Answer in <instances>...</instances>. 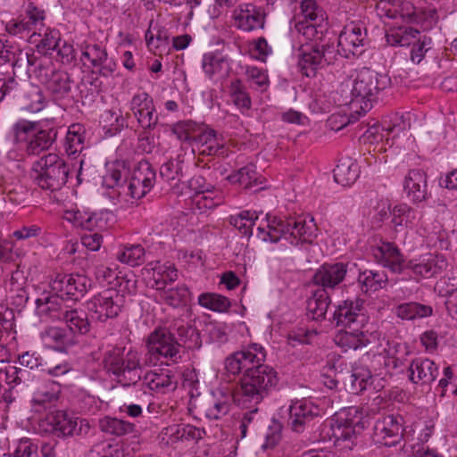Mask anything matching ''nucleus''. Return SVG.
I'll use <instances>...</instances> for the list:
<instances>
[{
    "label": "nucleus",
    "instance_id": "nucleus-28",
    "mask_svg": "<svg viewBox=\"0 0 457 457\" xmlns=\"http://www.w3.org/2000/svg\"><path fill=\"white\" fill-rule=\"evenodd\" d=\"M143 384L158 394L173 392L178 386L176 374L170 370L161 369L146 372Z\"/></svg>",
    "mask_w": 457,
    "mask_h": 457
},
{
    "label": "nucleus",
    "instance_id": "nucleus-49",
    "mask_svg": "<svg viewBox=\"0 0 457 457\" xmlns=\"http://www.w3.org/2000/svg\"><path fill=\"white\" fill-rule=\"evenodd\" d=\"M44 337L61 349L71 346L77 342L76 337L71 332L58 327L46 328L44 332Z\"/></svg>",
    "mask_w": 457,
    "mask_h": 457
},
{
    "label": "nucleus",
    "instance_id": "nucleus-7",
    "mask_svg": "<svg viewBox=\"0 0 457 457\" xmlns=\"http://www.w3.org/2000/svg\"><path fill=\"white\" fill-rule=\"evenodd\" d=\"M33 179L43 189L60 190L67 182L70 170L56 154L42 156L33 164Z\"/></svg>",
    "mask_w": 457,
    "mask_h": 457
},
{
    "label": "nucleus",
    "instance_id": "nucleus-21",
    "mask_svg": "<svg viewBox=\"0 0 457 457\" xmlns=\"http://www.w3.org/2000/svg\"><path fill=\"white\" fill-rule=\"evenodd\" d=\"M348 264L345 262L324 263L313 274L312 282L325 291L336 289L345 278Z\"/></svg>",
    "mask_w": 457,
    "mask_h": 457
},
{
    "label": "nucleus",
    "instance_id": "nucleus-47",
    "mask_svg": "<svg viewBox=\"0 0 457 457\" xmlns=\"http://www.w3.org/2000/svg\"><path fill=\"white\" fill-rule=\"evenodd\" d=\"M145 254V248L141 245L128 244L120 246L116 254V259L121 263L135 267L144 262Z\"/></svg>",
    "mask_w": 457,
    "mask_h": 457
},
{
    "label": "nucleus",
    "instance_id": "nucleus-61",
    "mask_svg": "<svg viewBox=\"0 0 457 457\" xmlns=\"http://www.w3.org/2000/svg\"><path fill=\"white\" fill-rule=\"evenodd\" d=\"M59 31L47 28L44 33L43 38L37 45L38 53L46 54L50 51L55 50L59 46Z\"/></svg>",
    "mask_w": 457,
    "mask_h": 457
},
{
    "label": "nucleus",
    "instance_id": "nucleus-50",
    "mask_svg": "<svg viewBox=\"0 0 457 457\" xmlns=\"http://www.w3.org/2000/svg\"><path fill=\"white\" fill-rule=\"evenodd\" d=\"M228 94L236 106L245 110L250 109L251 98L239 79L231 80L228 86Z\"/></svg>",
    "mask_w": 457,
    "mask_h": 457
},
{
    "label": "nucleus",
    "instance_id": "nucleus-12",
    "mask_svg": "<svg viewBox=\"0 0 457 457\" xmlns=\"http://www.w3.org/2000/svg\"><path fill=\"white\" fill-rule=\"evenodd\" d=\"M52 293L75 303L80 300L91 287V280L79 274H56L50 281Z\"/></svg>",
    "mask_w": 457,
    "mask_h": 457
},
{
    "label": "nucleus",
    "instance_id": "nucleus-58",
    "mask_svg": "<svg viewBox=\"0 0 457 457\" xmlns=\"http://www.w3.org/2000/svg\"><path fill=\"white\" fill-rule=\"evenodd\" d=\"M23 19L28 23L30 30H40L44 27L46 13L43 9L36 6L34 3H29Z\"/></svg>",
    "mask_w": 457,
    "mask_h": 457
},
{
    "label": "nucleus",
    "instance_id": "nucleus-10",
    "mask_svg": "<svg viewBox=\"0 0 457 457\" xmlns=\"http://www.w3.org/2000/svg\"><path fill=\"white\" fill-rule=\"evenodd\" d=\"M125 299L114 288H108L87 302V310L92 320L105 322L109 319L116 318L121 312Z\"/></svg>",
    "mask_w": 457,
    "mask_h": 457
},
{
    "label": "nucleus",
    "instance_id": "nucleus-27",
    "mask_svg": "<svg viewBox=\"0 0 457 457\" xmlns=\"http://www.w3.org/2000/svg\"><path fill=\"white\" fill-rule=\"evenodd\" d=\"M403 190L412 203H420L427 198V174L421 169H412L404 177Z\"/></svg>",
    "mask_w": 457,
    "mask_h": 457
},
{
    "label": "nucleus",
    "instance_id": "nucleus-63",
    "mask_svg": "<svg viewBox=\"0 0 457 457\" xmlns=\"http://www.w3.org/2000/svg\"><path fill=\"white\" fill-rule=\"evenodd\" d=\"M135 117L144 129H154L158 123V115L155 113L154 104L136 114Z\"/></svg>",
    "mask_w": 457,
    "mask_h": 457
},
{
    "label": "nucleus",
    "instance_id": "nucleus-18",
    "mask_svg": "<svg viewBox=\"0 0 457 457\" xmlns=\"http://www.w3.org/2000/svg\"><path fill=\"white\" fill-rule=\"evenodd\" d=\"M142 274L147 281V286L157 291L167 287L169 283L174 282L179 278L175 265L160 261L148 262L142 270Z\"/></svg>",
    "mask_w": 457,
    "mask_h": 457
},
{
    "label": "nucleus",
    "instance_id": "nucleus-30",
    "mask_svg": "<svg viewBox=\"0 0 457 457\" xmlns=\"http://www.w3.org/2000/svg\"><path fill=\"white\" fill-rule=\"evenodd\" d=\"M19 363L22 368L13 367L12 370L7 371L8 378H12V383L21 384L28 380L29 370H37L45 367L43 358L37 352H25L19 356Z\"/></svg>",
    "mask_w": 457,
    "mask_h": 457
},
{
    "label": "nucleus",
    "instance_id": "nucleus-1",
    "mask_svg": "<svg viewBox=\"0 0 457 457\" xmlns=\"http://www.w3.org/2000/svg\"><path fill=\"white\" fill-rule=\"evenodd\" d=\"M264 349L256 344L231 353L225 359V370L228 374L239 375L240 400L244 405L262 403L278 383L277 371L269 365H264Z\"/></svg>",
    "mask_w": 457,
    "mask_h": 457
},
{
    "label": "nucleus",
    "instance_id": "nucleus-59",
    "mask_svg": "<svg viewBox=\"0 0 457 457\" xmlns=\"http://www.w3.org/2000/svg\"><path fill=\"white\" fill-rule=\"evenodd\" d=\"M300 8L303 20H299L298 21L311 22L325 21L323 11L319 7L315 0H303Z\"/></svg>",
    "mask_w": 457,
    "mask_h": 457
},
{
    "label": "nucleus",
    "instance_id": "nucleus-34",
    "mask_svg": "<svg viewBox=\"0 0 457 457\" xmlns=\"http://www.w3.org/2000/svg\"><path fill=\"white\" fill-rule=\"evenodd\" d=\"M57 129L49 128L37 129L26 145L28 154L37 155L48 150L57 138Z\"/></svg>",
    "mask_w": 457,
    "mask_h": 457
},
{
    "label": "nucleus",
    "instance_id": "nucleus-46",
    "mask_svg": "<svg viewBox=\"0 0 457 457\" xmlns=\"http://www.w3.org/2000/svg\"><path fill=\"white\" fill-rule=\"evenodd\" d=\"M64 219L74 226L89 231L101 227L97 215L85 211L68 210L64 212Z\"/></svg>",
    "mask_w": 457,
    "mask_h": 457
},
{
    "label": "nucleus",
    "instance_id": "nucleus-3",
    "mask_svg": "<svg viewBox=\"0 0 457 457\" xmlns=\"http://www.w3.org/2000/svg\"><path fill=\"white\" fill-rule=\"evenodd\" d=\"M125 162H117L104 177L103 184L108 188H117L119 195L140 199L154 187L156 174L147 161L139 162L131 176Z\"/></svg>",
    "mask_w": 457,
    "mask_h": 457
},
{
    "label": "nucleus",
    "instance_id": "nucleus-48",
    "mask_svg": "<svg viewBox=\"0 0 457 457\" xmlns=\"http://www.w3.org/2000/svg\"><path fill=\"white\" fill-rule=\"evenodd\" d=\"M161 299L172 307L187 304L190 300V292L185 285L176 287H164L159 291Z\"/></svg>",
    "mask_w": 457,
    "mask_h": 457
},
{
    "label": "nucleus",
    "instance_id": "nucleus-60",
    "mask_svg": "<svg viewBox=\"0 0 457 457\" xmlns=\"http://www.w3.org/2000/svg\"><path fill=\"white\" fill-rule=\"evenodd\" d=\"M237 402H238V404L244 408V409H248L247 411H245L244 414H243V417H242V420H241V423H240V426H239V428H240V431H241V436L242 437H245L246 436V431H247V428L250 424H253V423H256L258 421V404L260 403H256L254 404H250L249 406L248 405H244L242 403H241V400H240V392H237Z\"/></svg>",
    "mask_w": 457,
    "mask_h": 457
},
{
    "label": "nucleus",
    "instance_id": "nucleus-45",
    "mask_svg": "<svg viewBox=\"0 0 457 457\" xmlns=\"http://www.w3.org/2000/svg\"><path fill=\"white\" fill-rule=\"evenodd\" d=\"M358 177V164L351 159L340 161L334 169L335 181L344 187L354 183Z\"/></svg>",
    "mask_w": 457,
    "mask_h": 457
},
{
    "label": "nucleus",
    "instance_id": "nucleus-56",
    "mask_svg": "<svg viewBox=\"0 0 457 457\" xmlns=\"http://www.w3.org/2000/svg\"><path fill=\"white\" fill-rule=\"evenodd\" d=\"M38 388L33 395L31 403L34 405L46 408L48 404H51L58 399L59 389L54 384H50Z\"/></svg>",
    "mask_w": 457,
    "mask_h": 457
},
{
    "label": "nucleus",
    "instance_id": "nucleus-64",
    "mask_svg": "<svg viewBox=\"0 0 457 457\" xmlns=\"http://www.w3.org/2000/svg\"><path fill=\"white\" fill-rule=\"evenodd\" d=\"M37 453V446L29 440H21L12 454L4 453L0 457H34Z\"/></svg>",
    "mask_w": 457,
    "mask_h": 457
},
{
    "label": "nucleus",
    "instance_id": "nucleus-29",
    "mask_svg": "<svg viewBox=\"0 0 457 457\" xmlns=\"http://www.w3.org/2000/svg\"><path fill=\"white\" fill-rule=\"evenodd\" d=\"M407 23H428L431 25L436 19V12L434 8H417L410 1L397 0V19Z\"/></svg>",
    "mask_w": 457,
    "mask_h": 457
},
{
    "label": "nucleus",
    "instance_id": "nucleus-55",
    "mask_svg": "<svg viewBox=\"0 0 457 457\" xmlns=\"http://www.w3.org/2000/svg\"><path fill=\"white\" fill-rule=\"evenodd\" d=\"M38 122L27 120H19L12 126V134L16 143H28L37 130Z\"/></svg>",
    "mask_w": 457,
    "mask_h": 457
},
{
    "label": "nucleus",
    "instance_id": "nucleus-54",
    "mask_svg": "<svg viewBox=\"0 0 457 457\" xmlns=\"http://www.w3.org/2000/svg\"><path fill=\"white\" fill-rule=\"evenodd\" d=\"M24 92L23 83L14 77L0 79V102L4 98L14 99Z\"/></svg>",
    "mask_w": 457,
    "mask_h": 457
},
{
    "label": "nucleus",
    "instance_id": "nucleus-22",
    "mask_svg": "<svg viewBox=\"0 0 457 457\" xmlns=\"http://www.w3.org/2000/svg\"><path fill=\"white\" fill-rule=\"evenodd\" d=\"M233 405V395L228 390L217 389L202 404V410L209 420H218L228 415Z\"/></svg>",
    "mask_w": 457,
    "mask_h": 457
},
{
    "label": "nucleus",
    "instance_id": "nucleus-23",
    "mask_svg": "<svg viewBox=\"0 0 457 457\" xmlns=\"http://www.w3.org/2000/svg\"><path fill=\"white\" fill-rule=\"evenodd\" d=\"M372 255L376 261L395 273H401L406 269L407 262L399 248L393 243L381 242L372 247Z\"/></svg>",
    "mask_w": 457,
    "mask_h": 457
},
{
    "label": "nucleus",
    "instance_id": "nucleus-19",
    "mask_svg": "<svg viewBox=\"0 0 457 457\" xmlns=\"http://www.w3.org/2000/svg\"><path fill=\"white\" fill-rule=\"evenodd\" d=\"M69 305V300L52 292H44L36 300V312L44 320L62 321Z\"/></svg>",
    "mask_w": 457,
    "mask_h": 457
},
{
    "label": "nucleus",
    "instance_id": "nucleus-16",
    "mask_svg": "<svg viewBox=\"0 0 457 457\" xmlns=\"http://www.w3.org/2000/svg\"><path fill=\"white\" fill-rule=\"evenodd\" d=\"M38 79L55 100L65 98L71 91L70 74L65 71L56 70L53 63L46 68H41Z\"/></svg>",
    "mask_w": 457,
    "mask_h": 457
},
{
    "label": "nucleus",
    "instance_id": "nucleus-14",
    "mask_svg": "<svg viewBox=\"0 0 457 457\" xmlns=\"http://www.w3.org/2000/svg\"><path fill=\"white\" fill-rule=\"evenodd\" d=\"M367 37V31L363 24L352 21L346 24L338 37L337 49L339 56L349 58L350 55H360Z\"/></svg>",
    "mask_w": 457,
    "mask_h": 457
},
{
    "label": "nucleus",
    "instance_id": "nucleus-17",
    "mask_svg": "<svg viewBox=\"0 0 457 457\" xmlns=\"http://www.w3.org/2000/svg\"><path fill=\"white\" fill-rule=\"evenodd\" d=\"M403 418L400 415H387L377 420L374 436L378 443L386 446H395L403 437Z\"/></svg>",
    "mask_w": 457,
    "mask_h": 457
},
{
    "label": "nucleus",
    "instance_id": "nucleus-6",
    "mask_svg": "<svg viewBox=\"0 0 457 457\" xmlns=\"http://www.w3.org/2000/svg\"><path fill=\"white\" fill-rule=\"evenodd\" d=\"M268 232L262 240L277 243L280 238H285L293 245L300 243H311L315 237L313 218L309 221L302 219L281 218L267 214Z\"/></svg>",
    "mask_w": 457,
    "mask_h": 457
},
{
    "label": "nucleus",
    "instance_id": "nucleus-57",
    "mask_svg": "<svg viewBox=\"0 0 457 457\" xmlns=\"http://www.w3.org/2000/svg\"><path fill=\"white\" fill-rule=\"evenodd\" d=\"M183 162L178 159L169 160L160 168V176L168 182L177 185L182 178Z\"/></svg>",
    "mask_w": 457,
    "mask_h": 457
},
{
    "label": "nucleus",
    "instance_id": "nucleus-32",
    "mask_svg": "<svg viewBox=\"0 0 457 457\" xmlns=\"http://www.w3.org/2000/svg\"><path fill=\"white\" fill-rule=\"evenodd\" d=\"M328 23L323 21H295L292 31L314 43L326 44Z\"/></svg>",
    "mask_w": 457,
    "mask_h": 457
},
{
    "label": "nucleus",
    "instance_id": "nucleus-15",
    "mask_svg": "<svg viewBox=\"0 0 457 457\" xmlns=\"http://www.w3.org/2000/svg\"><path fill=\"white\" fill-rule=\"evenodd\" d=\"M80 50L84 66L98 69L99 73L104 77L112 75L116 70V63L108 58L102 44L86 41L81 44Z\"/></svg>",
    "mask_w": 457,
    "mask_h": 457
},
{
    "label": "nucleus",
    "instance_id": "nucleus-41",
    "mask_svg": "<svg viewBox=\"0 0 457 457\" xmlns=\"http://www.w3.org/2000/svg\"><path fill=\"white\" fill-rule=\"evenodd\" d=\"M154 29L156 30L155 33L151 29L145 33V41L149 50L159 56L168 54L170 43L168 30L164 28H154Z\"/></svg>",
    "mask_w": 457,
    "mask_h": 457
},
{
    "label": "nucleus",
    "instance_id": "nucleus-26",
    "mask_svg": "<svg viewBox=\"0 0 457 457\" xmlns=\"http://www.w3.org/2000/svg\"><path fill=\"white\" fill-rule=\"evenodd\" d=\"M320 414V408L303 399L294 403L289 409V423L294 431L302 432L310 421Z\"/></svg>",
    "mask_w": 457,
    "mask_h": 457
},
{
    "label": "nucleus",
    "instance_id": "nucleus-4",
    "mask_svg": "<svg viewBox=\"0 0 457 457\" xmlns=\"http://www.w3.org/2000/svg\"><path fill=\"white\" fill-rule=\"evenodd\" d=\"M362 305L363 300L360 298L354 301L345 300L338 305L333 314L337 326L345 328L340 337V344L353 350L365 347L370 343L371 335L364 330L368 317L362 312Z\"/></svg>",
    "mask_w": 457,
    "mask_h": 457
},
{
    "label": "nucleus",
    "instance_id": "nucleus-37",
    "mask_svg": "<svg viewBox=\"0 0 457 457\" xmlns=\"http://www.w3.org/2000/svg\"><path fill=\"white\" fill-rule=\"evenodd\" d=\"M357 280L361 285V290L369 293L377 292L386 287L388 278L384 270H365L360 272Z\"/></svg>",
    "mask_w": 457,
    "mask_h": 457
},
{
    "label": "nucleus",
    "instance_id": "nucleus-20",
    "mask_svg": "<svg viewBox=\"0 0 457 457\" xmlns=\"http://www.w3.org/2000/svg\"><path fill=\"white\" fill-rule=\"evenodd\" d=\"M265 16L261 7L251 3L240 4L232 14L236 28L246 32L263 29Z\"/></svg>",
    "mask_w": 457,
    "mask_h": 457
},
{
    "label": "nucleus",
    "instance_id": "nucleus-44",
    "mask_svg": "<svg viewBox=\"0 0 457 457\" xmlns=\"http://www.w3.org/2000/svg\"><path fill=\"white\" fill-rule=\"evenodd\" d=\"M65 152L68 155L81 153L85 147V128L79 123L71 124L65 137Z\"/></svg>",
    "mask_w": 457,
    "mask_h": 457
},
{
    "label": "nucleus",
    "instance_id": "nucleus-31",
    "mask_svg": "<svg viewBox=\"0 0 457 457\" xmlns=\"http://www.w3.org/2000/svg\"><path fill=\"white\" fill-rule=\"evenodd\" d=\"M193 143L197 146L199 154L223 155L226 152L224 145L217 137L216 131L212 129L195 133Z\"/></svg>",
    "mask_w": 457,
    "mask_h": 457
},
{
    "label": "nucleus",
    "instance_id": "nucleus-42",
    "mask_svg": "<svg viewBox=\"0 0 457 457\" xmlns=\"http://www.w3.org/2000/svg\"><path fill=\"white\" fill-rule=\"evenodd\" d=\"M177 344L187 350H196L202 346V339L199 331L192 325L180 324L176 328Z\"/></svg>",
    "mask_w": 457,
    "mask_h": 457
},
{
    "label": "nucleus",
    "instance_id": "nucleus-9",
    "mask_svg": "<svg viewBox=\"0 0 457 457\" xmlns=\"http://www.w3.org/2000/svg\"><path fill=\"white\" fill-rule=\"evenodd\" d=\"M339 54L340 51L336 48L334 42L313 43L310 47L301 49L298 60L299 70L306 77H315L319 70L334 64Z\"/></svg>",
    "mask_w": 457,
    "mask_h": 457
},
{
    "label": "nucleus",
    "instance_id": "nucleus-8",
    "mask_svg": "<svg viewBox=\"0 0 457 457\" xmlns=\"http://www.w3.org/2000/svg\"><path fill=\"white\" fill-rule=\"evenodd\" d=\"M146 348L145 363L147 365H156L158 361L177 363L181 359L179 345L166 328H157L148 335Z\"/></svg>",
    "mask_w": 457,
    "mask_h": 457
},
{
    "label": "nucleus",
    "instance_id": "nucleus-43",
    "mask_svg": "<svg viewBox=\"0 0 457 457\" xmlns=\"http://www.w3.org/2000/svg\"><path fill=\"white\" fill-rule=\"evenodd\" d=\"M432 312L433 309L431 306L416 302L401 303L395 308V314L404 320L429 317L432 315Z\"/></svg>",
    "mask_w": 457,
    "mask_h": 457
},
{
    "label": "nucleus",
    "instance_id": "nucleus-11",
    "mask_svg": "<svg viewBox=\"0 0 457 457\" xmlns=\"http://www.w3.org/2000/svg\"><path fill=\"white\" fill-rule=\"evenodd\" d=\"M418 34L420 31L416 29L400 26L386 32V38L388 45L393 46H405L412 44L411 60L419 64L431 49L432 40L430 37L423 36L412 43V39L416 38Z\"/></svg>",
    "mask_w": 457,
    "mask_h": 457
},
{
    "label": "nucleus",
    "instance_id": "nucleus-24",
    "mask_svg": "<svg viewBox=\"0 0 457 457\" xmlns=\"http://www.w3.org/2000/svg\"><path fill=\"white\" fill-rule=\"evenodd\" d=\"M447 262L443 255L426 254L416 261H410L406 269L411 270L417 278H429L445 270Z\"/></svg>",
    "mask_w": 457,
    "mask_h": 457
},
{
    "label": "nucleus",
    "instance_id": "nucleus-38",
    "mask_svg": "<svg viewBox=\"0 0 457 457\" xmlns=\"http://www.w3.org/2000/svg\"><path fill=\"white\" fill-rule=\"evenodd\" d=\"M64 316L62 321L67 324L68 330L74 336L76 333L85 335L89 332L90 322L83 310L75 309L70 304Z\"/></svg>",
    "mask_w": 457,
    "mask_h": 457
},
{
    "label": "nucleus",
    "instance_id": "nucleus-2",
    "mask_svg": "<svg viewBox=\"0 0 457 457\" xmlns=\"http://www.w3.org/2000/svg\"><path fill=\"white\" fill-rule=\"evenodd\" d=\"M390 85V78L369 68H362L353 80L341 83L340 104L351 105L358 113H366L372 108L378 95Z\"/></svg>",
    "mask_w": 457,
    "mask_h": 457
},
{
    "label": "nucleus",
    "instance_id": "nucleus-39",
    "mask_svg": "<svg viewBox=\"0 0 457 457\" xmlns=\"http://www.w3.org/2000/svg\"><path fill=\"white\" fill-rule=\"evenodd\" d=\"M202 67L210 79L224 76L228 70L226 59L217 53H207L204 55Z\"/></svg>",
    "mask_w": 457,
    "mask_h": 457
},
{
    "label": "nucleus",
    "instance_id": "nucleus-33",
    "mask_svg": "<svg viewBox=\"0 0 457 457\" xmlns=\"http://www.w3.org/2000/svg\"><path fill=\"white\" fill-rule=\"evenodd\" d=\"M27 278L23 271L16 270L12 272L11 278L6 283L9 297L16 306H23L29 300L27 292Z\"/></svg>",
    "mask_w": 457,
    "mask_h": 457
},
{
    "label": "nucleus",
    "instance_id": "nucleus-35",
    "mask_svg": "<svg viewBox=\"0 0 457 457\" xmlns=\"http://www.w3.org/2000/svg\"><path fill=\"white\" fill-rule=\"evenodd\" d=\"M330 304V296L325 289H316L307 300V315L314 320H320L325 318Z\"/></svg>",
    "mask_w": 457,
    "mask_h": 457
},
{
    "label": "nucleus",
    "instance_id": "nucleus-51",
    "mask_svg": "<svg viewBox=\"0 0 457 457\" xmlns=\"http://www.w3.org/2000/svg\"><path fill=\"white\" fill-rule=\"evenodd\" d=\"M198 303L204 308L219 312L228 311L231 305L228 298L214 293L200 295L198 297Z\"/></svg>",
    "mask_w": 457,
    "mask_h": 457
},
{
    "label": "nucleus",
    "instance_id": "nucleus-25",
    "mask_svg": "<svg viewBox=\"0 0 457 457\" xmlns=\"http://www.w3.org/2000/svg\"><path fill=\"white\" fill-rule=\"evenodd\" d=\"M409 379L420 386H429L439 375V367L428 358H416L411 361L409 369Z\"/></svg>",
    "mask_w": 457,
    "mask_h": 457
},
{
    "label": "nucleus",
    "instance_id": "nucleus-40",
    "mask_svg": "<svg viewBox=\"0 0 457 457\" xmlns=\"http://www.w3.org/2000/svg\"><path fill=\"white\" fill-rule=\"evenodd\" d=\"M14 328V313L12 310L0 306V362L7 361L9 353L5 346L4 337H8Z\"/></svg>",
    "mask_w": 457,
    "mask_h": 457
},
{
    "label": "nucleus",
    "instance_id": "nucleus-36",
    "mask_svg": "<svg viewBox=\"0 0 457 457\" xmlns=\"http://www.w3.org/2000/svg\"><path fill=\"white\" fill-rule=\"evenodd\" d=\"M98 426L103 433L118 437L132 434L136 431L134 423L111 416H104L100 419Z\"/></svg>",
    "mask_w": 457,
    "mask_h": 457
},
{
    "label": "nucleus",
    "instance_id": "nucleus-53",
    "mask_svg": "<svg viewBox=\"0 0 457 457\" xmlns=\"http://www.w3.org/2000/svg\"><path fill=\"white\" fill-rule=\"evenodd\" d=\"M253 165H246L235 173L228 176L227 179L231 183H238L245 188H251L253 186L257 185V176Z\"/></svg>",
    "mask_w": 457,
    "mask_h": 457
},
{
    "label": "nucleus",
    "instance_id": "nucleus-52",
    "mask_svg": "<svg viewBox=\"0 0 457 457\" xmlns=\"http://www.w3.org/2000/svg\"><path fill=\"white\" fill-rule=\"evenodd\" d=\"M258 219L256 212L243 211L236 216L229 218V223L238 229L244 236H251L252 228Z\"/></svg>",
    "mask_w": 457,
    "mask_h": 457
},
{
    "label": "nucleus",
    "instance_id": "nucleus-62",
    "mask_svg": "<svg viewBox=\"0 0 457 457\" xmlns=\"http://www.w3.org/2000/svg\"><path fill=\"white\" fill-rule=\"evenodd\" d=\"M439 294L446 298L445 304L448 314L457 320V287L447 284L445 288L439 289Z\"/></svg>",
    "mask_w": 457,
    "mask_h": 457
},
{
    "label": "nucleus",
    "instance_id": "nucleus-5",
    "mask_svg": "<svg viewBox=\"0 0 457 457\" xmlns=\"http://www.w3.org/2000/svg\"><path fill=\"white\" fill-rule=\"evenodd\" d=\"M103 364L112 379L124 387L134 386L142 378L143 363L137 350L129 349L124 353V348L112 347L104 353Z\"/></svg>",
    "mask_w": 457,
    "mask_h": 457
},
{
    "label": "nucleus",
    "instance_id": "nucleus-13",
    "mask_svg": "<svg viewBox=\"0 0 457 457\" xmlns=\"http://www.w3.org/2000/svg\"><path fill=\"white\" fill-rule=\"evenodd\" d=\"M46 430L58 437L73 435L86 436L90 430L89 422L85 419L73 417L63 411H57L46 417Z\"/></svg>",
    "mask_w": 457,
    "mask_h": 457
}]
</instances>
